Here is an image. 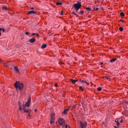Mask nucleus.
Masks as SVG:
<instances>
[{
	"label": "nucleus",
	"mask_w": 128,
	"mask_h": 128,
	"mask_svg": "<svg viewBox=\"0 0 128 128\" xmlns=\"http://www.w3.org/2000/svg\"><path fill=\"white\" fill-rule=\"evenodd\" d=\"M55 86L56 87V84H55Z\"/></svg>",
	"instance_id": "nucleus-54"
},
{
	"label": "nucleus",
	"mask_w": 128,
	"mask_h": 128,
	"mask_svg": "<svg viewBox=\"0 0 128 128\" xmlns=\"http://www.w3.org/2000/svg\"><path fill=\"white\" fill-rule=\"evenodd\" d=\"M36 34V35L37 36H39V35H38V34Z\"/></svg>",
	"instance_id": "nucleus-44"
},
{
	"label": "nucleus",
	"mask_w": 128,
	"mask_h": 128,
	"mask_svg": "<svg viewBox=\"0 0 128 128\" xmlns=\"http://www.w3.org/2000/svg\"><path fill=\"white\" fill-rule=\"evenodd\" d=\"M102 88L101 87H99L98 88V91H100L101 90Z\"/></svg>",
	"instance_id": "nucleus-21"
},
{
	"label": "nucleus",
	"mask_w": 128,
	"mask_h": 128,
	"mask_svg": "<svg viewBox=\"0 0 128 128\" xmlns=\"http://www.w3.org/2000/svg\"><path fill=\"white\" fill-rule=\"evenodd\" d=\"M95 7L94 8V9L92 10V11H94L95 10Z\"/></svg>",
	"instance_id": "nucleus-45"
},
{
	"label": "nucleus",
	"mask_w": 128,
	"mask_h": 128,
	"mask_svg": "<svg viewBox=\"0 0 128 128\" xmlns=\"http://www.w3.org/2000/svg\"><path fill=\"white\" fill-rule=\"evenodd\" d=\"M95 3L96 4V2H95Z\"/></svg>",
	"instance_id": "nucleus-55"
},
{
	"label": "nucleus",
	"mask_w": 128,
	"mask_h": 128,
	"mask_svg": "<svg viewBox=\"0 0 128 128\" xmlns=\"http://www.w3.org/2000/svg\"><path fill=\"white\" fill-rule=\"evenodd\" d=\"M120 124V122H118L117 123V126H119Z\"/></svg>",
	"instance_id": "nucleus-32"
},
{
	"label": "nucleus",
	"mask_w": 128,
	"mask_h": 128,
	"mask_svg": "<svg viewBox=\"0 0 128 128\" xmlns=\"http://www.w3.org/2000/svg\"><path fill=\"white\" fill-rule=\"evenodd\" d=\"M55 114L53 113L51 114V118L50 120V123L52 124L54 122Z\"/></svg>",
	"instance_id": "nucleus-5"
},
{
	"label": "nucleus",
	"mask_w": 128,
	"mask_h": 128,
	"mask_svg": "<svg viewBox=\"0 0 128 128\" xmlns=\"http://www.w3.org/2000/svg\"><path fill=\"white\" fill-rule=\"evenodd\" d=\"M9 64H8V63H4V65L6 66L8 65Z\"/></svg>",
	"instance_id": "nucleus-27"
},
{
	"label": "nucleus",
	"mask_w": 128,
	"mask_h": 128,
	"mask_svg": "<svg viewBox=\"0 0 128 128\" xmlns=\"http://www.w3.org/2000/svg\"><path fill=\"white\" fill-rule=\"evenodd\" d=\"M2 30V32H3L4 31V29L3 28H0V31H1Z\"/></svg>",
	"instance_id": "nucleus-23"
},
{
	"label": "nucleus",
	"mask_w": 128,
	"mask_h": 128,
	"mask_svg": "<svg viewBox=\"0 0 128 128\" xmlns=\"http://www.w3.org/2000/svg\"><path fill=\"white\" fill-rule=\"evenodd\" d=\"M66 128H69V126H68L67 125H66Z\"/></svg>",
	"instance_id": "nucleus-31"
},
{
	"label": "nucleus",
	"mask_w": 128,
	"mask_h": 128,
	"mask_svg": "<svg viewBox=\"0 0 128 128\" xmlns=\"http://www.w3.org/2000/svg\"><path fill=\"white\" fill-rule=\"evenodd\" d=\"M35 34H36L35 33H33L32 34V35H34Z\"/></svg>",
	"instance_id": "nucleus-43"
},
{
	"label": "nucleus",
	"mask_w": 128,
	"mask_h": 128,
	"mask_svg": "<svg viewBox=\"0 0 128 128\" xmlns=\"http://www.w3.org/2000/svg\"><path fill=\"white\" fill-rule=\"evenodd\" d=\"M52 128H56L55 126H54V127H53Z\"/></svg>",
	"instance_id": "nucleus-52"
},
{
	"label": "nucleus",
	"mask_w": 128,
	"mask_h": 128,
	"mask_svg": "<svg viewBox=\"0 0 128 128\" xmlns=\"http://www.w3.org/2000/svg\"><path fill=\"white\" fill-rule=\"evenodd\" d=\"M69 110V108L67 109H65L64 110V112L63 113V114H67L68 113V111Z\"/></svg>",
	"instance_id": "nucleus-11"
},
{
	"label": "nucleus",
	"mask_w": 128,
	"mask_h": 128,
	"mask_svg": "<svg viewBox=\"0 0 128 128\" xmlns=\"http://www.w3.org/2000/svg\"><path fill=\"white\" fill-rule=\"evenodd\" d=\"M31 10H34V8L32 7L31 8Z\"/></svg>",
	"instance_id": "nucleus-48"
},
{
	"label": "nucleus",
	"mask_w": 128,
	"mask_h": 128,
	"mask_svg": "<svg viewBox=\"0 0 128 128\" xmlns=\"http://www.w3.org/2000/svg\"><path fill=\"white\" fill-rule=\"evenodd\" d=\"M62 2L61 0L59 1V2H58L56 0V5H62Z\"/></svg>",
	"instance_id": "nucleus-10"
},
{
	"label": "nucleus",
	"mask_w": 128,
	"mask_h": 128,
	"mask_svg": "<svg viewBox=\"0 0 128 128\" xmlns=\"http://www.w3.org/2000/svg\"><path fill=\"white\" fill-rule=\"evenodd\" d=\"M73 6L75 8H80L81 6V3L79 2H78L77 3L74 4Z\"/></svg>",
	"instance_id": "nucleus-3"
},
{
	"label": "nucleus",
	"mask_w": 128,
	"mask_h": 128,
	"mask_svg": "<svg viewBox=\"0 0 128 128\" xmlns=\"http://www.w3.org/2000/svg\"><path fill=\"white\" fill-rule=\"evenodd\" d=\"M86 84H87V85H89L90 84L89 83H88V82H86Z\"/></svg>",
	"instance_id": "nucleus-41"
},
{
	"label": "nucleus",
	"mask_w": 128,
	"mask_h": 128,
	"mask_svg": "<svg viewBox=\"0 0 128 128\" xmlns=\"http://www.w3.org/2000/svg\"><path fill=\"white\" fill-rule=\"evenodd\" d=\"M119 30L120 32H122L123 31V30L124 29L123 28L121 27H119Z\"/></svg>",
	"instance_id": "nucleus-17"
},
{
	"label": "nucleus",
	"mask_w": 128,
	"mask_h": 128,
	"mask_svg": "<svg viewBox=\"0 0 128 128\" xmlns=\"http://www.w3.org/2000/svg\"><path fill=\"white\" fill-rule=\"evenodd\" d=\"M29 33L28 32H26L25 33V34L26 35H28V34Z\"/></svg>",
	"instance_id": "nucleus-33"
},
{
	"label": "nucleus",
	"mask_w": 128,
	"mask_h": 128,
	"mask_svg": "<svg viewBox=\"0 0 128 128\" xmlns=\"http://www.w3.org/2000/svg\"><path fill=\"white\" fill-rule=\"evenodd\" d=\"M85 8L88 11H89L91 10V8Z\"/></svg>",
	"instance_id": "nucleus-20"
},
{
	"label": "nucleus",
	"mask_w": 128,
	"mask_h": 128,
	"mask_svg": "<svg viewBox=\"0 0 128 128\" xmlns=\"http://www.w3.org/2000/svg\"><path fill=\"white\" fill-rule=\"evenodd\" d=\"M36 40V39L34 38H32L29 40V41L30 43H32L34 42Z\"/></svg>",
	"instance_id": "nucleus-8"
},
{
	"label": "nucleus",
	"mask_w": 128,
	"mask_h": 128,
	"mask_svg": "<svg viewBox=\"0 0 128 128\" xmlns=\"http://www.w3.org/2000/svg\"><path fill=\"white\" fill-rule=\"evenodd\" d=\"M98 9V8H96V10H97Z\"/></svg>",
	"instance_id": "nucleus-40"
},
{
	"label": "nucleus",
	"mask_w": 128,
	"mask_h": 128,
	"mask_svg": "<svg viewBox=\"0 0 128 128\" xmlns=\"http://www.w3.org/2000/svg\"><path fill=\"white\" fill-rule=\"evenodd\" d=\"M14 68L15 70L16 71V72L17 73H18L20 74V73L18 69L17 68L16 66H14Z\"/></svg>",
	"instance_id": "nucleus-9"
},
{
	"label": "nucleus",
	"mask_w": 128,
	"mask_h": 128,
	"mask_svg": "<svg viewBox=\"0 0 128 128\" xmlns=\"http://www.w3.org/2000/svg\"><path fill=\"white\" fill-rule=\"evenodd\" d=\"M14 85L17 91H18V89L20 90H22L23 88V84L20 82H16V83L14 84Z\"/></svg>",
	"instance_id": "nucleus-1"
},
{
	"label": "nucleus",
	"mask_w": 128,
	"mask_h": 128,
	"mask_svg": "<svg viewBox=\"0 0 128 128\" xmlns=\"http://www.w3.org/2000/svg\"><path fill=\"white\" fill-rule=\"evenodd\" d=\"M120 16H124V12H121L120 14Z\"/></svg>",
	"instance_id": "nucleus-18"
},
{
	"label": "nucleus",
	"mask_w": 128,
	"mask_h": 128,
	"mask_svg": "<svg viewBox=\"0 0 128 128\" xmlns=\"http://www.w3.org/2000/svg\"><path fill=\"white\" fill-rule=\"evenodd\" d=\"M60 15H63L64 14L63 13V11H61V13H60Z\"/></svg>",
	"instance_id": "nucleus-28"
},
{
	"label": "nucleus",
	"mask_w": 128,
	"mask_h": 128,
	"mask_svg": "<svg viewBox=\"0 0 128 128\" xmlns=\"http://www.w3.org/2000/svg\"><path fill=\"white\" fill-rule=\"evenodd\" d=\"M58 122L60 125L62 126L63 127L65 126V121L63 118H60L58 120Z\"/></svg>",
	"instance_id": "nucleus-2"
},
{
	"label": "nucleus",
	"mask_w": 128,
	"mask_h": 128,
	"mask_svg": "<svg viewBox=\"0 0 128 128\" xmlns=\"http://www.w3.org/2000/svg\"><path fill=\"white\" fill-rule=\"evenodd\" d=\"M75 8V10H76V12H77L80 8Z\"/></svg>",
	"instance_id": "nucleus-30"
},
{
	"label": "nucleus",
	"mask_w": 128,
	"mask_h": 128,
	"mask_svg": "<svg viewBox=\"0 0 128 128\" xmlns=\"http://www.w3.org/2000/svg\"><path fill=\"white\" fill-rule=\"evenodd\" d=\"M72 14H74V15H76V16H78V15H77L76 13H75L74 12H72Z\"/></svg>",
	"instance_id": "nucleus-25"
},
{
	"label": "nucleus",
	"mask_w": 128,
	"mask_h": 128,
	"mask_svg": "<svg viewBox=\"0 0 128 128\" xmlns=\"http://www.w3.org/2000/svg\"><path fill=\"white\" fill-rule=\"evenodd\" d=\"M117 60V59L116 58H113L111 60H110V62H114L116 60Z\"/></svg>",
	"instance_id": "nucleus-13"
},
{
	"label": "nucleus",
	"mask_w": 128,
	"mask_h": 128,
	"mask_svg": "<svg viewBox=\"0 0 128 128\" xmlns=\"http://www.w3.org/2000/svg\"><path fill=\"white\" fill-rule=\"evenodd\" d=\"M56 87L58 86V85L57 84H56Z\"/></svg>",
	"instance_id": "nucleus-53"
},
{
	"label": "nucleus",
	"mask_w": 128,
	"mask_h": 128,
	"mask_svg": "<svg viewBox=\"0 0 128 128\" xmlns=\"http://www.w3.org/2000/svg\"><path fill=\"white\" fill-rule=\"evenodd\" d=\"M63 128H64L63 127Z\"/></svg>",
	"instance_id": "nucleus-57"
},
{
	"label": "nucleus",
	"mask_w": 128,
	"mask_h": 128,
	"mask_svg": "<svg viewBox=\"0 0 128 128\" xmlns=\"http://www.w3.org/2000/svg\"><path fill=\"white\" fill-rule=\"evenodd\" d=\"M9 64H8V63H4V65L6 66L8 65Z\"/></svg>",
	"instance_id": "nucleus-26"
},
{
	"label": "nucleus",
	"mask_w": 128,
	"mask_h": 128,
	"mask_svg": "<svg viewBox=\"0 0 128 128\" xmlns=\"http://www.w3.org/2000/svg\"><path fill=\"white\" fill-rule=\"evenodd\" d=\"M84 82V81H83V80H82V81H81V83H83V82Z\"/></svg>",
	"instance_id": "nucleus-46"
},
{
	"label": "nucleus",
	"mask_w": 128,
	"mask_h": 128,
	"mask_svg": "<svg viewBox=\"0 0 128 128\" xmlns=\"http://www.w3.org/2000/svg\"><path fill=\"white\" fill-rule=\"evenodd\" d=\"M125 103H126L127 104H128V101H127V102H125Z\"/></svg>",
	"instance_id": "nucleus-39"
},
{
	"label": "nucleus",
	"mask_w": 128,
	"mask_h": 128,
	"mask_svg": "<svg viewBox=\"0 0 128 128\" xmlns=\"http://www.w3.org/2000/svg\"><path fill=\"white\" fill-rule=\"evenodd\" d=\"M2 62V61L0 59V63H1Z\"/></svg>",
	"instance_id": "nucleus-38"
},
{
	"label": "nucleus",
	"mask_w": 128,
	"mask_h": 128,
	"mask_svg": "<svg viewBox=\"0 0 128 128\" xmlns=\"http://www.w3.org/2000/svg\"><path fill=\"white\" fill-rule=\"evenodd\" d=\"M2 9L4 10H8V8L6 6H3L2 7Z\"/></svg>",
	"instance_id": "nucleus-14"
},
{
	"label": "nucleus",
	"mask_w": 128,
	"mask_h": 128,
	"mask_svg": "<svg viewBox=\"0 0 128 128\" xmlns=\"http://www.w3.org/2000/svg\"><path fill=\"white\" fill-rule=\"evenodd\" d=\"M31 98L30 97H29L28 98V101L26 102L25 105H24L25 106H28V107H29L31 102Z\"/></svg>",
	"instance_id": "nucleus-6"
},
{
	"label": "nucleus",
	"mask_w": 128,
	"mask_h": 128,
	"mask_svg": "<svg viewBox=\"0 0 128 128\" xmlns=\"http://www.w3.org/2000/svg\"><path fill=\"white\" fill-rule=\"evenodd\" d=\"M103 64V62H102L101 63H100V65H102V64Z\"/></svg>",
	"instance_id": "nucleus-42"
},
{
	"label": "nucleus",
	"mask_w": 128,
	"mask_h": 128,
	"mask_svg": "<svg viewBox=\"0 0 128 128\" xmlns=\"http://www.w3.org/2000/svg\"><path fill=\"white\" fill-rule=\"evenodd\" d=\"M70 80L73 83H75L76 82L78 81V80H73L72 79H70Z\"/></svg>",
	"instance_id": "nucleus-12"
},
{
	"label": "nucleus",
	"mask_w": 128,
	"mask_h": 128,
	"mask_svg": "<svg viewBox=\"0 0 128 128\" xmlns=\"http://www.w3.org/2000/svg\"><path fill=\"white\" fill-rule=\"evenodd\" d=\"M80 123L81 128H84L87 126V123L86 122H80Z\"/></svg>",
	"instance_id": "nucleus-4"
},
{
	"label": "nucleus",
	"mask_w": 128,
	"mask_h": 128,
	"mask_svg": "<svg viewBox=\"0 0 128 128\" xmlns=\"http://www.w3.org/2000/svg\"><path fill=\"white\" fill-rule=\"evenodd\" d=\"M23 108L22 109L24 111V112H25V111L26 110L25 109V107L26 106H25L24 105V104H23Z\"/></svg>",
	"instance_id": "nucleus-19"
},
{
	"label": "nucleus",
	"mask_w": 128,
	"mask_h": 128,
	"mask_svg": "<svg viewBox=\"0 0 128 128\" xmlns=\"http://www.w3.org/2000/svg\"><path fill=\"white\" fill-rule=\"evenodd\" d=\"M120 21H121V22H124V20H120Z\"/></svg>",
	"instance_id": "nucleus-37"
},
{
	"label": "nucleus",
	"mask_w": 128,
	"mask_h": 128,
	"mask_svg": "<svg viewBox=\"0 0 128 128\" xmlns=\"http://www.w3.org/2000/svg\"><path fill=\"white\" fill-rule=\"evenodd\" d=\"M46 47V44H44L42 45V46L41 48H45Z\"/></svg>",
	"instance_id": "nucleus-15"
},
{
	"label": "nucleus",
	"mask_w": 128,
	"mask_h": 128,
	"mask_svg": "<svg viewBox=\"0 0 128 128\" xmlns=\"http://www.w3.org/2000/svg\"><path fill=\"white\" fill-rule=\"evenodd\" d=\"M114 127L115 128H118V127H117L116 126H114Z\"/></svg>",
	"instance_id": "nucleus-51"
},
{
	"label": "nucleus",
	"mask_w": 128,
	"mask_h": 128,
	"mask_svg": "<svg viewBox=\"0 0 128 128\" xmlns=\"http://www.w3.org/2000/svg\"><path fill=\"white\" fill-rule=\"evenodd\" d=\"M58 62V64H60V62Z\"/></svg>",
	"instance_id": "nucleus-56"
},
{
	"label": "nucleus",
	"mask_w": 128,
	"mask_h": 128,
	"mask_svg": "<svg viewBox=\"0 0 128 128\" xmlns=\"http://www.w3.org/2000/svg\"><path fill=\"white\" fill-rule=\"evenodd\" d=\"M37 111V110H36V109H35V110H34V111H35L36 112Z\"/></svg>",
	"instance_id": "nucleus-49"
},
{
	"label": "nucleus",
	"mask_w": 128,
	"mask_h": 128,
	"mask_svg": "<svg viewBox=\"0 0 128 128\" xmlns=\"http://www.w3.org/2000/svg\"><path fill=\"white\" fill-rule=\"evenodd\" d=\"M66 63H67V64H69V65H70V63L69 62H67Z\"/></svg>",
	"instance_id": "nucleus-35"
},
{
	"label": "nucleus",
	"mask_w": 128,
	"mask_h": 128,
	"mask_svg": "<svg viewBox=\"0 0 128 128\" xmlns=\"http://www.w3.org/2000/svg\"><path fill=\"white\" fill-rule=\"evenodd\" d=\"M115 122H117V123H118V120L116 121V120H115Z\"/></svg>",
	"instance_id": "nucleus-47"
},
{
	"label": "nucleus",
	"mask_w": 128,
	"mask_h": 128,
	"mask_svg": "<svg viewBox=\"0 0 128 128\" xmlns=\"http://www.w3.org/2000/svg\"><path fill=\"white\" fill-rule=\"evenodd\" d=\"M84 82L85 83H86V82H86V81H84Z\"/></svg>",
	"instance_id": "nucleus-50"
},
{
	"label": "nucleus",
	"mask_w": 128,
	"mask_h": 128,
	"mask_svg": "<svg viewBox=\"0 0 128 128\" xmlns=\"http://www.w3.org/2000/svg\"><path fill=\"white\" fill-rule=\"evenodd\" d=\"M104 77H105L108 80L109 79V77H108V76H106Z\"/></svg>",
	"instance_id": "nucleus-29"
},
{
	"label": "nucleus",
	"mask_w": 128,
	"mask_h": 128,
	"mask_svg": "<svg viewBox=\"0 0 128 128\" xmlns=\"http://www.w3.org/2000/svg\"><path fill=\"white\" fill-rule=\"evenodd\" d=\"M36 12L34 10H31L28 12V14H35Z\"/></svg>",
	"instance_id": "nucleus-7"
},
{
	"label": "nucleus",
	"mask_w": 128,
	"mask_h": 128,
	"mask_svg": "<svg viewBox=\"0 0 128 128\" xmlns=\"http://www.w3.org/2000/svg\"><path fill=\"white\" fill-rule=\"evenodd\" d=\"M19 106H20V108H19V109H20V110L21 111V110H22V108H21L20 107V105H19Z\"/></svg>",
	"instance_id": "nucleus-34"
},
{
	"label": "nucleus",
	"mask_w": 128,
	"mask_h": 128,
	"mask_svg": "<svg viewBox=\"0 0 128 128\" xmlns=\"http://www.w3.org/2000/svg\"><path fill=\"white\" fill-rule=\"evenodd\" d=\"M31 111V110H26L25 111V112H27V113H30Z\"/></svg>",
	"instance_id": "nucleus-16"
},
{
	"label": "nucleus",
	"mask_w": 128,
	"mask_h": 128,
	"mask_svg": "<svg viewBox=\"0 0 128 128\" xmlns=\"http://www.w3.org/2000/svg\"><path fill=\"white\" fill-rule=\"evenodd\" d=\"M80 13L81 14H82L84 13V11L82 10L80 12Z\"/></svg>",
	"instance_id": "nucleus-24"
},
{
	"label": "nucleus",
	"mask_w": 128,
	"mask_h": 128,
	"mask_svg": "<svg viewBox=\"0 0 128 128\" xmlns=\"http://www.w3.org/2000/svg\"><path fill=\"white\" fill-rule=\"evenodd\" d=\"M123 120H121L120 121V123H122L123 122Z\"/></svg>",
	"instance_id": "nucleus-36"
},
{
	"label": "nucleus",
	"mask_w": 128,
	"mask_h": 128,
	"mask_svg": "<svg viewBox=\"0 0 128 128\" xmlns=\"http://www.w3.org/2000/svg\"><path fill=\"white\" fill-rule=\"evenodd\" d=\"M79 87L80 89L81 90H82L83 91L84 90V89L83 88L82 86H80Z\"/></svg>",
	"instance_id": "nucleus-22"
}]
</instances>
